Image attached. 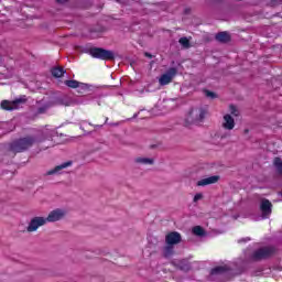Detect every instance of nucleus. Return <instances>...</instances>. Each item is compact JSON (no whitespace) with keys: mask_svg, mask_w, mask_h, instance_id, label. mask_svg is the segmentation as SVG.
I'll list each match as a JSON object with an SVG mask.
<instances>
[{"mask_svg":"<svg viewBox=\"0 0 282 282\" xmlns=\"http://www.w3.org/2000/svg\"><path fill=\"white\" fill-rule=\"evenodd\" d=\"M69 166H72V162L62 163V164L55 166L54 169L48 170L45 173V175L46 176H50V175H61V173H63L64 169H69Z\"/></svg>","mask_w":282,"mask_h":282,"instance_id":"9b49d317","label":"nucleus"},{"mask_svg":"<svg viewBox=\"0 0 282 282\" xmlns=\"http://www.w3.org/2000/svg\"><path fill=\"white\" fill-rule=\"evenodd\" d=\"M89 54L93 58H100L101 61H111V58H113V52L105 48H91Z\"/></svg>","mask_w":282,"mask_h":282,"instance_id":"423d86ee","label":"nucleus"},{"mask_svg":"<svg viewBox=\"0 0 282 282\" xmlns=\"http://www.w3.org/2000/svg\"><path fill=\"white\" fill-rule=\"evenodd\" d=\"M202 199H204V194L197 193V194H195V196H194V198H193V202H194L195 204H197V202H199V200H202Z\"/></svg>","mask_w":282,"mask_h":282,"instance_id":"b1692460","label":"nucleus"},{"mask_svg":"<svg viewBox=\"0 0 282 282\" xmlns=\"http://www.w3.org/2000/svg\"><path fill=\"white\" fill-rule=\"evenodd\" d=\"M177 76V68H170L166 73L162 74L159 78V84L164 87V85H170L173 83V78Z\"/></svg>","mask_w":282,"mask_h":282,"instance_id":"0eeeda50","label":"nucleus"},{"mask_svg":"<svg viewBox=\"0 0 282 282\" xmlns=\"http://www.w3.org/2000/svg\"><path fill=\"white\" fill-rule=\"evenodd\" d=\"M216 39L220 43H228V41H230V35L227 32H221L216 35Z\"/></svg>","mask_w":282,"mask_h":282,"instance_id":"2eb2a0df","label":"nucleus"},{"mask_svg":"<svg viewBox=\"0 0 282 282\" xmlns=\"http://www.w3.org/2000/svg\"><path fill=\"white\" fill-rule=\"evenodd\" d=\"M241 241H250V238H246L245 240H239L238 242L241 243Z\"/></svg>","mask_w":282,"mask_h":282,"instance_id":"c85d7f7f","label":"nucleus"},{"mask_svg":"<svg viewBox=\"0 0 282 282\" xmlns=\"http://www.w3.org/2000/svg\"><path fill=\"white\" fill-rule=\"evenodd\" d=\"M147 56H151V55L147 54Z\"/></svg>","mask_w":282,"mask_h":282,"instance_id":"7c9ffc66","label":"nucleus"},{"mask_svg":"<svg viewBox=\"0 0 282 282\" xmlns=\"http://www.w3.org/2000/svg\"><path fill=\"white\" fill-rule=\"evenodd\" d=\"M193 235H196V237H204L205 231L204 228H202V226H195L193 229Z\"/></svg>","mask_w":282,"mask_h":282,"instance_id":"f3484780","label":"nucleus"},{"mask_svg":"<svg viewBox=\"0 0 282 282\" xmlns=\"http://www.w3.org/2000/svg\"><path fill=\"white\" fill-rule=\"evenodd\" d=\"M24 102L25 100L23 99H15L13 101L3 100L1 102V108L6 111H14V109H19Z\"/></svg>","mask_w":282,"mask_h":282,"instance_id":"6e6552de","label":"nucleus"},{"mask_svg":"<svg viewBox=\"0 0 282 282\" xmlns=\"http://www.w3.org/2000/svg\"><path fill=\"white\" fill-rule=\"evenodd\" d=\"M229 116H235V118L239 116V110L237 109V107L232 105L229 106Z\"/></svg>","mask_w":282,"mask_h":282,"instance_id":"aec40b11","label":"nucleus"},{"mask_svg":"<svg viewBox=\"0 0 282 282\" xmlns=\"http://www.w3.org/2000/svg\"><path fill=\"white\" fill-rule=\"evenodd\" d=\"M278 171H279V173H281V174H282V166H281Z\"/></svg>","mask_w":282,"mask_h":282,"instance_id":"c756f323","label":"nucleus"},{"mask_svg":"<svg viewBox=\"0 0 282 282\" xmlns=\"http://www.w3.org/2000/svg\"><path fill=\"white\" fill-rule=\"evenodd\" d=\"M164 257H171L173 254V245H167L163 250Z\"/></svg>","mask_w":282,"mask_h":282,"instance_id":"6ab92c4d","label":"nucleus"},{"mask_svg":"<svg viewBox=\"0 0 282 282\" xmlns=\"http://www.w3.org/2000/svg\"><path fill=\"white\" fill-rule=\"evenodd\" d=\"M50 107H52V104L47 105V106H44V107H40L37 109V113H45V111H47V109H50Z\"/></svg>","mask_w":282,"mask_h":282,"instance_id":"393cba45","label":"nucleus"},{"mask_svg":"<svg viewBox=\"0 0 282 282\" xmlns=\"http://www.w3.org/2000/svg\"><path fill=\"white\" fill-rule=\"evenodd\" d=\"M260 210L263 219H268L272 215V203L268 199H262L260 204Z\"/></svg>","mask_w":282,"mask_h":282,"instance_id":"1a4fd4ad","label":"nucleus"},{"mask_svg":"<svg viewBox=\"0 0 282 282\" xmlns=\"http://www.w3.org/2000/svg\"><path fill=\"white\" fill-rule=\"evenodd\" d=\"M32 144H34V139L23 138L11 144V151H13V153H22V151H28Z\"/></svg>","mask_w":282,"mask_h":282,"instance_id":"f03ea898","label":"nucleus"},{"mask_svg":"<svg viewBox=\"0 0 282 282\" xmlns=\"http://www.w3.org/2000/svg\"><path fill=\"white\" fill-rule=\"evenodd\" d=\"M178 43H181V45H182L183 47H191L189 41H188V39H186V37H181V39L178 40Z\"/></svg>","mask_w":282,"mask_h":282,"instance_id":"412c9836","label":"nucleus"},{"mask_svg":"<svg viewBox=\"0 0 282 282\" xmlns=\"http://www.w3.org/2000/svg\"><path fill=\"white\" fill-rule=\"evenodd\" d=\"M56 105H65V107H69L72 105V102H69V101H67V102L57 101Z\"/></svg>","mask_w":282,"mask_h":282,"instance_id":"bb28decb","label":"nucleus"},{"mask_svg":"<svg viewBox=\"0 0 282 282\" xmlns=\"http://www.w3.org/2000/svg\"><path fill=\"white\" fill-rule=\"evenodd\" d=\"M272 254V249L271 248H262L259 249L253 253V259L259 260V259H265V257H270Z\"/></svg>","mask_w":282,"mask_h":282,"instance_id":"4468645a","label":"nucleus"},{"mask_svg":"<svg viewBox=\"0 0 282 282\" xmlns=\"http://www.w3.org/2000/svg\"><path fill=\"white\" fill-rule=\"evenodd\" d=\"M205 116H206V111H204V109H202V108H192L187 112L186 120L189 123L202 122V120H204Z\"/></svg>","mask_w":282,"mask_h":282,"instance_id":"39448f33","label":"nucleus"},{"mask_svg":"<svg viewBox=\"0 0 282 282\" xmlns=\"http://www.w3.org/2000/svg\"><path fill=\"white\" fill-rule=\"evenodd\" d=\"M47 225V219L43 216H34L26 226V232H36L42 226Z\"/></svg>","mask_w":282,"mask_h":282,"instance_id":"20e7f679","label":"nucleus"},{"mask_svg":"<svg viewBox=\"0 0 282 282\" xmlns=\"http://www.w3.org/2000/svg\"><path fill=\"white\" fill-rule=\"evenodd\" d=\"M273 164H274V166L278 169V171H279L280 169H282V161H281L280 158H275L274 161H273Z\"/></svg>","mask_w":282,"mask_h":282,"instance_id":"5701e85b","label":"nucleus"},{"mask_svg":"<svg viewBox=\"0 0 282 282\" xmlns=\"http://www.w3.org/2000/svg\"><path fill=\"white\" fill-rule=\"evenodd\" d=\"M154 163H155V160L149 156H137L134 159V164H140L142 166H151Z\"/></svg>","mask_w":282,"mask_h":282,"instance_id":"ddd939ff","label":"nucleus"},{"mask_svg":"<svg viewBox=\"0 0 282 282\" xmlns=\"http://www.w3.org/2000/svg\"><path fill=\"white\" fill-rule=\"evenodd\" d=\"M67 217V209L65 208H55L51 210L47 215L46 223L47 224H56V221H63V219Z\"/></svg>","mask_w":282,"mask_h":282,"instance_id":"7ed1b4c3","label":"nucleus"},{"mask_svg":"<svg viewBox=\"0 0 282 282\" xmlns=\"http://www.w3.org/2000/svg\"><path fill=\"white\" fill-rule=\"evenodd\" d=\"M57 1V3H65V2H67V0H56Z\"/></svg>","mask_w":282,"mask_h":282,"instance_id":"cd10ccee","label":"nucleus"},{"mask_svg":"<svg viewBox=\"0 0 282 282\" xmlns=\"http://www.w3.org/2000/svg\"><path fill=\"white\" fill-rule=\"evenodd\" d=\"M65 86L70 87V89H77V87L80 86V83H78L77 80L70 79L65 82Z\"/></svg>","mask_w":282,"mask_h":282,"instance_id":"a211bd4d","label":"nucleus"},{"mask_svg":"<svg viewBox=\"0 0 282 282\" xmlns=\"http://www.w3.org/2000/svg\"><path fill=\"white\" fill-rule=\"evenodd\" d=\"M236 123H235V118L231 117L230 113H225L223 116V121H221V128L225 130L224 132H219V138L221 140H226V138H230L232 129H235Z\"/></svg>","mask_w":282,"mask_h":282,"instance_id":"f257e3e1","label":"nucleus"},{"mask_svg":"<svg viewBox=\"0 0 282 282\" xmlns=\"http://www.w3.org/2000/svg\"><path fill=\"white\" fill-rule=\"evenodd\" d=\"M65 74V70L61 67H56V68H53L52 69V75L55 77V78H62V76Z\"/></svg>","mask_w":282,"mask_h":282,"instance_id":"dca6fc26","label":"nucleus"},{"mask_svg":"<svg viewBox=\"0 0 282 282\" xmlns=\"http://www.w3.org/2000/svg\"><path fill=\"white\" fill-rule=\"evenodd\" d=\"M182 241V235L176 231H172L165 236L166 246H177Z\"/></svg>","mask_w":282,"mask_h":282,"instance_id":"9d476101","label":"nucleus"},{"mask_svg":"<svg viewBox=\"0 0 282 282\" xmlns=\"http://www.w3.org/2000/svg\"><path fill=\"white\" fill-rule=\"evenodd\" d=\"M219 182V176L214 175L206 178L197 181L196 186H210V184H217Z\"/></svg>","mask_w":282,"mask_h":282,"instance_id":"f8f14e48","label":"nucleus"},{"mask_svg":"<svg viewBox=\"0 0 282 282\" xmlns=\"http://www.w3.org/2000/svg\"><path fill=\"white\" fill-rule=\"evenodd\" d=\"M219 272H226V267H216L212 270V274H219Z\"/></svg>","mask_w":282,"mask_h":282,"instance_id":"4be33fe9","label":"nucleus"},{"mask_svg":"<svg viewBox=\"0 0 282 282\" xmlns=\"http://www.w3.org/2000/svg\"><path fill=\"white\" fill-rule=\"evenodd\" d=\"M206 96H207V98H216L217 97L215 95V93H212V91H206Z\"/></svg>","mask_w":282,"mask_h":282,"instance_id":"a878e982","label":"nucleus"}]
</instances>
